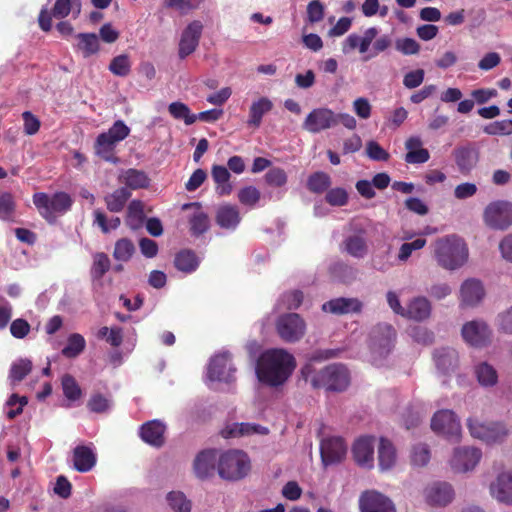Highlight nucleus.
I'll return each instance as SVG.
<instances>
[{"instance_id": "f257e3e1", "label": "nucleus", "mask_w": 512, "mask_h": 512, "mask_svg": "<svg viewBox=\"0 0 512 512\" xmlns=\"http://www.w3.org/2000/svg\"><path fill=\"white\" fill-rule=\"evenodd\" d=\"M296 367L292 354L285 349L273 348L263 352L256 365V374L260 382L271 387L282 385Z\"/></svg>"}, {"instance_id": "f03ea898", "label": "nucleus", "mask_w": 512, "mask_h": 512, "mask_svg": "<svg viewBox=\"0 0 512 512\" xmlns=\"http://www.w3.org/2000/svg\"><path fill=\"white\" fill-rule=\"evenodd\" d=\"M469 251L465 241L457 235L438 238L434 243V257L438 265L446 270H456L468 260Z\"/></svg>"}, {"instance_id": "7ed1b4c3", "label": "nucleus", "mask_w": 512, "mask_h": 512, "mask_svg": "<svg viewBox=\"0 0 512 512\" xmlns=\"http://www.w3.org/2000/svg\"><path fill=\"white\" fill-rule=\"evenodd\" d=\"M32 200L40 216L50 224L55 223L59 216L66 214L74 202L70 194L64 191L52 195L37 192L33 194Z\"/></svg>"}, {"instance_id": "20e7f679", "label": "nucleus", "mask_w": 512, "mask_h": 512, "mask_svg": "<svg viewBox=\"0 0 512 512\" xmlns=\"http://www.w3.org/2000/svg\"><path fill=\"white\" fill-rule=\"evenodd\" d=\"M130 134V128L122 120H117L107 132L100 133L94 142L95 154L106 162L118 163L117 145Z\"/></svg>"}, {"instance_id": "39448f33", "label": "nucleus", "mask_w": 512, "mask_h": 512, "mask_svg": "<svg viewBox=\"0 0 512 512\" xmlns=\"http://www.w3.org/2000/svg\"><path fill=\"white\" fill-rule=\"evenodd\" d=\"M250 459L241 450H228L218 457L217 472L222 479L237 481L250 471Z\"/></svg>"}, {"instance_id": "423d86ee", "label": "nucleus", "mask_w": 512, "mask_h": 512, "mask_svg": "<svg viewBox=\"0 0 512 512\" xmlns=\"http://www.w3.org/2000/svg\"><path fill=\"white\" fill-rule=\"evenodd\" d=\"M314 388L342 392L350 384L348 369L342 364H330L318 371L311 379Z\"/></svg>"}, {"instance_id": "0eeeda50", "label": "nucleus", "mask_w": 512, "mask_h": 512, "mask_svg": "<svg viewBox=\"0 0 512 512\" xmlns=\"http://www.w3.org/2000/svg\"><path fill=\"white\" fill-rule=\"evenodd\" d=\"M483 221L490 229L507 230L512 226V203L505 200L489 203L484 209Z\"/></svg>"}, {"instance_id": "6e6552de", "label": "nucleus", "mask_w": 512, "mask_h": 512, "mask_svg": "<svg viewBox=\"0 0 512 512\" xmlns=\"http://www.w3.org/2000/svg\"><path fill=\"white\" fill-rule=\"evenodd\" d=\"M468 429L474 438L488 444L501 443L508 436L510 429L503 423H482L474 419L468 420Z\"/></svg>"}, {"instance_id": "1a4fd4ad", "label": "nucleus", "mask_w": 512, "mask_h": 512, "mask_svg": "<svg viewBox=\"0 0 512 512\" xmlns=\"http://www.w3.org/2000/svg\"><path fill=\"white\" fill-rule=\"evenodd\" d=\"M275 327L279 337L287 343L298 342L306 332V323L297 313H287L279 316Z\"/></svg>"}, {"instance_id": "9d476101", "label": "nucleus", "mask_w": 512, "mask_h": 512, "mask_svg": "<svg viewBox=\"0 0 512 512\" xmlns=\"http://www.w3.org/2000/svg\"><path fill=\"white\" fill-rule=\"evenodd\" d=\"M70 12H73V17L77 18L81 12L80 0H56L51 12L47 8H42L38 22L40 28L49 32L52 28V17L57 19H63L67 17Z\"/></svg>"}, {"instance_id": "9b49d317", "label": "nucleus", "mask_w": 512, "mask_h": 512, "mask_svg": "<svg viewBox=\"0 0 512 512\" xmlns=\"http://www.w3.org/2000/svg\"><path fill=\"white\" fill-rule=\"evenodd\" d=\"M431 428L434 432L444 436L451 442H458L460 440V422L451 410L436 412L431 420Z\"/></svg>"}, {"instance_id": "f8f14e48", "label": "nucleus", "mask_w": 512, "mask_h": 512, "mask_svg": "<svg viewBox=\"0 0 512 512\" xmlns=\"http://www.w3.org/2000/svg\"><path fill=\"white\" fill-rule=\"evenodd\" d=\"M236 368L232 363V357L229 352H223L211 358L207 377L211 381L232 383L236 380Z\"/></svg>"}, {"instance_id": "ddd939ff", "label": "nucleus", "mask_w": 512, "mask_h": 512, "mask_svg": "<svg viewBox=\"0 0 512 512\" xmlns=\"http://www.w3.org/2000/svg\"><path fill=\"white\" fill-rule=\"evenodd\" d=\"M452 156L458 171L463 175H468L477 166L480 152L475 143H466L457 146L453 150Z\"/></svg>"}, {"instance_id": "4468645a", "label": "nucleus", "mask_w": 512, "mask_h": 512, "mask_svg": "<svg viewBox=\"0 0 512 512\" xmlns=\"http://www.w3.org/2000/svg\"><path fill=\"white\" fill-rule=\"evenodd\" d=\"M337 125L336 114L328 108L313 109L303 122V129L310 133H319Z\"/></svg>"}, {"instance_id": "2eb2a0df", "label": "nucleus", "mask_w": 512, "mask_h": 512, "mask_svg": "<svg viewBox=\"0 0 512 512\" xmlns=\"http://www.w3.org/2000/svg\"><path fill=\"white\" fill-rule=\"evenodd\" d=\"M396 331L392 325L379 323L370 332V342L373 350L380 355L390 352L394 345Z\"/></svg>"}, {"instance_id": "dca6fc26", "label": "nucleus", "mask_w": 512, "mask_h": 512, "mask_svg": "<svg viewBox=\"0 0 512 512\" xmlns=\"http://www.w3.org/2000/svg\"><path fill=\"white\" fill-rule=\"evenodd\" d=\"M360 512H396L393 502L376 490H366L359 497Z\"/></svg>"}, {"instance_id": "f3484780", "label": "nucleus", "mask_w": 512, "mask_h": 512, "mask_svg": "<svg viewBox=\"0 0 512 512\" xmlns=\"http://www.w3.org/2000/svg\"><path fill=\"white\" fill-rule=\"evenodd\" d=\"M202 30L203 25L198 20L192 21L183 30L178 50L180 59H185L197 49L202 35Z\"/></svg>"}, {"instance_id": "a211bd4d", "label": "nucleus", "mask_w": 512, "mask_h": 512, "mask_svg": "<svg viewBox=\"0 0 512 512\" xmlns=\"http://www.w3.org/2000/svg\"><path fill=\"white\" fill-rule=\"evenodd\" d=\"M462 336L471 346L483 347L490 342L491 330L485 322L473 320L463 325Z\"/></svg>"}, {"instance_id": "6ab92c4d", "label": "nucleus", "mask_w": 512, "mask_h": 512, "mask_svg": "<svg viewBox=\"0 0 512 512\" xmlns=\"http://www.w3.org/2000/svg\"><path fill=\"white\" fill-rule=\"evenodd\" d=\"M346 452L347 446L341 437H330L321 442L320 454L325 466L341 462Z\"/></svg>"}, {"instance_id": "aec40b11", "label": "nucleus", "mask_w": 512, "mask_h": 512, "mask_svg": "<svg viewBox=\"0 0 512 512\" xmlns=\"http://www.w3.org/2000/svg\"><path fill=\"white\" fill-rule=\"evenodd\" d=\"M217 450L207 449L199 452L194 459L193 469L196 477L206 480L214 476L218 465Z\"/></svg>"}, {"instance_id": "412c9836", "label": "nucleus", "mask_w": 512, "mask_h": 512, "mask_svg": "<svg viewBox=\"0 0 512 512\" xmlns=\"http://www.w3.org/2000/svg\"><path fill=\"white\" fill-rule=\"evenodd\" d=\"M482 457V452L478 448L463 447L457 448L451 459V466L457 472H467L476 467Z\"/></svg>"}, {"instance_id": "4be33fe9", "label": "nucleus", "mask_w": 512, "mask_h": 512, "mask_svg": "<svg viewBox=\"0 0 512 512\" xmlns=\"http://www.w3.org/2000/svg\"><path fill=\"white\" fill-rule=\"evenodd\" d=\"M374 442L373 436H362L358 438L352 447V454L355 462L362 467L372 468L374 463Z\"/></svg>"}, {"instance_id": "5701e85b", "label": "nucleus", "mask_w": 512, "mask_h": 512, "mask_svg": "<svg viewBox=\"0 0 512 512\" xmlns=\"http://www.w3.org/2000/svg\"><path fill=\"white\" fill-rule=\"evenodd\" d=\"M191 208L195 209V211L188 220L190 233L194 237H199L209 230L210 219L207 213L202 210L199 202L186 203L182 206L183 210Z\"/></svg>"}, {"instance_id": "b1692460", "label": "nucleus", "mask_w": 512, "mask_h": 512, "mask_svg": "<svg viewBox=\"0 0 512 512\" xmlns=\"http://www.w3.org/2000/svg\"><path fill=\"white\" fill-rule=\"evenodd\" d=\"M425 496L432 506H446L452 501L454 491L450 484L437 482L426 488Z\"/></svg>"}, {"instance_id": "393cba45", "label": "nucleus", "mask_w": 512, "mask_h": 512, "mask_svg": "<svg viewBox=\"0 0 512 512\" xmlns=\"http://www.w3.org/2000/svg\"><path fill=\"white\" fill-rule=\"evenodd\" d=\"M362 302L357 298H335L322 305V310L332 314L342 315L359 313L362 310Z\"/></svg>"}, {"instance_id": "a878e982", "label": "nucleus", "mask_w": 512, "mask_h": 512, "mask_svg": "<svg viewBox=\"0 0 512 512\" xmlns=\"http://www.w3.org/2000/svg\"><path fill=\"white\" fill-rule=\"evenodd\" d=\"M485 295L484 287L481 281L477 279H467L463 282L460 289L461 302L465 306L473 307L481 302Z\"/></svg>"}, {"instance_id": "bb28decb", "label": "nucleus", "mask_w": 512, "mask_h": 512, "mask_svg": "<svg viewBox=\"0 0 512 512\" xmlns=\"http://www.w3.org/2000/svg\"><path fill=\"white\" fill-rule=\"evenodd\" d=\"M166 427L159 420H151L144 423L140 429V436L144 442L154 447H161L164 442Z\"/></svg>"}, {"instance_id": "cd10ccee", "label": "nucleus", "mask_w": 512, "mask_h": 512, "mask_svg": "<svg viewBox=\"0 0 512 512\" xmlns=\"http://www.w3.org/2000/svg\"><path fill=\"white\" fill-rule=\"evenodd\" d=\"M97 457L92 447L78 445L73 449V465L81 473L88 472L96 465Z\"/></svg>"}, {"instance_id": "c85d7f7f", "label": "nucleus", "mask_w": 512, "mask_h": 512, "mask_svg": "<svg viewBox=\"0 0 512 512\" xmlns=\"http://www.w3.org/2000/svg\"><path fill=\"white\" fill-rule=\"evenodd\" d=\"M490 491L500 502L512 504V472L501 473L491 484Z\"/></svg>"}, {"instance_id": "c756f323", "label": "nucleus", "mask_w": 512, "mask_h": 512, "mask_svg": "<svg viewBox=\"0 0 512 512\" xmlns=\"http://www.w3.org/2000/svg\"><path fill=\"white\" fill-rule=\"evenodd\" d=\"M215 220L221 228L234 230L241 221L239 209L231 204L222 205L216 212Z\"/></svg>"}, {"instance_id": "7c9ffc66", "label": "nucleus", "mask_w": 512, "mask_h": 512, "mask_svg": "<svg viewBox=\"0 0 512 512\" xmlns=\"http://www.w3.org/2000/svg\"><path fill=\"white\" fill-rule=\"evenodd\" d=\"M433 357L437 368L444 374L454 371L458 365V353L453 348L436 349Z\"/></svg>"}, {"instance_id": "2f4dec72", "label": "nucleus", "mask_w": 512, "mask_h": 512, "mask_svg": "<svg viewBox=\"0 0 512 512\" xmlns=\"http://www.w3.org/2000/svg\"><path fill=\"white\" fill-rule=\"evenodd\" d=\"M431 314V304L425 297L414 298L407 306L404 317L416 321H423Z\"/></svg>"}, {"instance_id": "473e14b6", "label": "nucleus", "mask_w": 512, "mask_h": 512, "mask_svg": "<svg viewBox=\"0 0 512 512\" xmlns=\"http://www.w3.org/2000/svg\"><path fill=\"white\" fill-rule=\"evenodd\" d=\"M199 263V258L191 249H183L179 251L174 258V266L176 269L186 274L196 271Z\"/></svg>"}, {"instance_id": "72a5a7b5", "label": "nucleus", "mask_w": 512, "mask_h": 512, "mask_svg": "<svg viewBox=\"0 0 512 512\" xmlns=\"http://www.w3.org/2000/svg\"><path fill=\"white\" fill-rule=\"evenodd\" d=\"M272 108L273 103L267 97H261L253 102L250 106L247 124L254 128L260 127L263 116L271 111Z\"/></svg>"}, {"instance_id": "f704fd0d", "label": "nucleus", "mask_w": 512, "mask_h": 512, "mask_svg": "<svg viewBox=\"0 0 512 512\" xmlns=\"http://www.w3.org/2000/svg\"><path fill=\"white\" fill-rule=\"evenodd\" d=\"M267 434L268 429L261 425L250 423H234L222 430L221 434L224 438L237 437L252 434Z\"/></svg>"}, {"instance_id": "c9c22d12", "label": "nucleus", "mask_w": 512, "mask_h": 512, "mask_svg": "<svg viewBox=\"0 0 512 512\" xmlns=\"http://www.w3.org/2000/svg\"><path fill=\"white\" fill-rule=\"evenodd\" d=\"M120 181L133 190L147 188L150 184L148 175L141 170L130 168L124 172Z\"/></svg>"}, {"instance_id": "e433bc0d", "label": "nucleus", "mask_w": 512, "mask_h": 512, "mask_svg": "<svg viewBox=\"0 0 512 512\" xmlns=\"http://www.w3.org/2000/svg\"><path fill=\"white\" fill-rule=\"evenodd\" d=\"M131 197V192L126 187L116 189L113 193L104 197L107 209L110 212H121L125 207L126 202Z\"/></svg>"}, {"instance_id": "4c0bfd02", "label": "nucleus", "mask_w": 512, "mask_h": 512, "mask_svg": "<svg viewBox=\"0 0 512 512\" xmlns=\"http://www.w3.org/2000/svg\"><path fill=\"white\" fill-rule=\"evenodd\" d=\"M378 461L381 470L390 469L396 461V451L393 444L386 438H381L378 447Z\"/></svg>"}, {"instance_id": "58836bf2", "label": "nucleus", "mask_w": 512, "mask_h": 512, "mask_svg": "<svg viewBox=\"0 0 512 512\" xmlns=\"http://www.w3.org/2000/svg\"><path fill=\"white\" fill-rule=\"evenodd\" d=\"M344 250L352 257L361 259L368 252L366 240L359 235H351L343 241Z\"/></svg>"}, {"instance_id": "ea45409f", "label": "nucleus", "mask_w": 512, "mask_h": 512, "mask_svg": "<svg viewBox=\"0 0 512 512\" xmlns=\"http://www.w3.org/2000/svg\"><path fill=\"white\" fill-rule=\"evenodd\" d=\"M371 264L374 269L381 272H386L394 266L392 260V246L390 244L384 245L379 249L371 259Z\"/></svg>"}, {"instance_id": "a19ab883", "label": "nucleus", "mask_w": 512, "mask_h": 512, "mask_svg": "<svg viewBox=\"0 0 512 512\" xmlns=\"http://www.w3.org/2000/svg\"><path fill=\"white\" fill-rule=\"evenodd\" d=\"M475 375L479 384L485 387L494 386L498 380L497 371L487 362H482L475 367Z\"/></svg>"}, {"instance_id": "79ce46f5", "label": "nucleus", "mask_w": 512, "mask_h": 512, "mask_svg": "<svg viewBox=\"0 0 512 512\" xmlns=\"http://www.w3.org/2000/svg\"><path fill=\"white\" fill-rule=\"evenodd\" d=\"M76 37L79 40L77 47L85 58L99 51V40L95 33H79Z\"/></svg>"}, {"instance_id": "37998d69", "label": "nucleus", "mask_w": 512, "mask_h": 512, "mask_svg": "<svg viewBox=\"0 0 512 512\" xmlns=\"http://www.w3.org/2000/svg\"><path fill=\"white\" fill-rule=\"evenodd\" d=\"M143 203L140 200H132L127 208L126 224L131 229L139 228L144 221Z\"/></svg>"}, {"instance_id": "c03bdc74", "label": "nucleus", "mask_w": 512, "mask_h": 512, "mask_svg": "<svg viewBox=\"0 0 512 512\" xmlns=\"http://www.w3.org/2000/svg\"><path fill=\"white\" fill-rule=\"evenodd\" d=\"M86 347V341L81 334L73 333L68 337L67 345L62 349V355L67 358H75Z\"/></svg>"}, {"instance_id": "a18cd8bd", "label": "nucleus", "mask_w": 512, "mask_h": 512, "mask_svg": "<svg viewBox=\"0 0 512 512\" xmlns=\"http://www.w3.org/2000/svg\"><path fill=\"white\" fill-rule=\"evenodd\" d=\"M111 262L107 254L98 252L93 256V264L90 270L94 280H100L109 271Z\"/></svg>"}, {"instance_id": "49530a36", "label": "nucleus", "mask_w": 512, "mask_h": 512, "mask_svg": "<svg viewBox=\"0 0 512 512\" xmlns=\"http://www.w3.org/2000/svg\"><path fill=\"white\" fill-rule=\"evenodd\" d=\"M331 185V178L325 172H315L307 180V188L313 193H323Z\"/></svg>"}, {"instance_id": "de8ad7c7", "label": "nucleus", "mask_w": 512, "mask_h": 512, "mask_svg": "<svg viewBox=\"0 0 512 512\" xmlns=\"http://www.w3.org/2000/svg\"><path fill=\"white\" fill-rule=\"evenodd\" d=\"M135 253V246L128 238H121L115 243L113 257L117 261L127 262Z\"/></svg>"}, {"instance_id": "09e8293b", "label": "nucleus", "mask_w": 512, "mask_h": 512, "mask_svg": "<svg viewBox=\"0 0 512 512\" xmlns=\"http://www.w3.org/2000/svg\"><path fill=\"white\" fill-rule=\"evenodd\" d=\"M169 113L178 120H184L186 125H191L197 120L195 114H191L189 107L182 102H173L168 107Z\"/></svg>"}, {"instance_id": "8fccbe9b", "label": "nucleus", "mask_w": 512, "mask_h": 512, "mask_svg": "<svg viewBox=\"0 0 512 512\" xmlns=\"http://www.w3.org/2000/svg\"><path fill=\"white\" fill-rule=\"evenodd\" d=\"M32 370V362L20 359L11 365L9 378L13 384L21 382Z\"/></svg>"}, {"instance_id": "3c124183", "label": "nucleus", "mask_w": 512, "mask_h": 512, "mask_svg": "<svg viewBox=\"0 0 512 512\" xmlns=\"http://www.w3.org/2000/svg\"><path fill=\"white\" fill-rule=\"evenodd\" d=\"M202 2L203 0H164V7L176 10L181 15H186L198 9Z\"/></svg>"}, {"instance_id": "603ef678", "label": "nucleus", "mask_w": 512, "mask_h": 512, "mask_svg": "<svg viewBox=\"0 0 512 512\" xmlns=\"http://www.w3.org/2000/svg\"><path fill=\"white\" fill-rule=\"evenodd\" d=\"M167 501L174 512H190L191 502L183 492L171 491L167 494Z\"/></svg>"}, {"instance_id": "864d4df0", "label": "nucleus", "mask_w": 512, "mask_h": 512, "mask_svg": "<svg viewBox=\"0 0 512 512\" xmlns=\"http://www.w3.org/2000/svg\"><path fill=\"white\" fill-rule=\"evenodd\" d=\"M16 210V203L13 195L9 192L0 194V219L12 221Z\"/></svg>"}, {"instance_id": "5fc2aeb1", "label": "nucleus", "mask_w": 512, "mask_h": 512, "mask_svg": "<svg viewBox=\"0 0 512 512\" xmlns=\"http://www.w3.org/2000/svg\"><path fill=\"white\" fill-rule=\"evenodd\" d=\"M109 70L116 76L126 77L131 71V62L128 55L122 54L114 57L110 64Z\"/></svg>"}, {"instance_id": "6e6d98bb", "label": "nucleus", "mask_w": 512, "mask_h": 512, "mask_svg": "<svg viewBox=\"0 0 512 512\" xmlns=\"http://www.w3.org/2000/svg\"><path fill=\"white\" fill-rule=\"evenodd\" d=\"M62 389L65 397L70 401L78 400L82 395V390L75 378L66 374L62 378Z\"/></svg>"}, {"instance_id": "4d7b16f0", "label": "nucleus", "mask_w": 512, "mask_h": 512, "mask_svg": "<svg viewBox=\"0 0 512 512\" xmlns=\"http://www.w3.org/2000/svg\"><path fill=\"white\" fill-rule=\"evenodd\" d=\"M483 131L488 135H510L512 134V119L489 123L484 127Z\"/></svg>"}, {"instance_id": "13d9d810", "label": "nucleus", "mask_w": 512, "mask_h": 512, "mask_svg": "<svg viewBox=\"0 0 512 512\" xmlns=\"http://www.w3.org/2000/svg\"><path fill=\"white\" fill-rule=\"evenodd\" d=\"M426 245V239L424 238H417L412 242H405L401 245L398 253V260L400 262H406L410 256L412 255L413 251L420 250Z\"/></svg>"}, {"instance_id": "bf43d9fd", "label": "nucleus", "mask_w": 512, "mask_h": 512, "mask_svg": "<svg viewBox=\"0 0 512 512\" xmlns=\"http://www.w3.org/2000/svg\"><path fill=\"white\" fill-rule=\"evenodd\" d=\"M261 193L254 186H246L239 190L238 199L241 204L246 206H255L260 200Z\"/></svg>"}, {"instance_id": "052dcab7", "label": "nucleus", "mask_w": 512, "mask_h": 512, "mask_svg": "<svg viewBox=\"0 0 512 512\" xmlns=\"http://www.w3.org/2000/svg\"><path fill=\"white\" fill-rule=\"evenodd\" d=\"M287 174L284 169L273 167L265 174V182L269 186L282 187L287 183Z\"/></svg>"}, {"instance_id": "680f3d73", "label": "nucleus", "mask_w": 512, "mask_h": 512, "mask_svg": "<svg viewBox=\"0 0 512 512\" xmlns=\"http://www.w3.org/2000/svg\"><path fill=\"white\" fill-rule=\"evenodd\" d=\"M395 48L404 55H415L420 51L419 43L409 37L398 38L395 42Z\"/></svg>"}, {"instance_id": "e2e57ef3", "label": "nucleus", "mask_w": 512, "mask_h": 512, "mask_svg": "<svg viewBox=\"0 0 512 512\" xmlns=\"http://www.w3.org/2000/svg\"><path fill=\"white\" fill-rule=\"evenodd\" d=\"M87 407L91 412L104 413L110 408V401L102 394H93L87 402Z\"/></svg>"}, {"instance_id": "0e129e2a", "label": "nucleus", "mask_w": 512, "mask_h": 512, "mask_svg": "<svg viewBox=\"0 0 512 512\" xmlns=\"http://www.w3.org/2000/svg\"><path fill=\"white\" fill-rule=\"evenodd\" d=\"M325 199L331 206H344L348 202V193L344 188H333L326 193Z\"/></svg>"}, {"instance_id": "69168bd1", "label": "nucleus", "mask_w": 512, "mask_h": 512, "mask_svg": "<svg viewBox=\"0 0 512 512\" xmlns=\"http://www.w3.org/2000/svg\"><path fill=\"white\" fill-rule=\"evenodd\" d=\"M430 460V451L425 444L414 446L411 461L416 466H425Z\"/></svg>"}, {"instance_id": "338daca9", "label": "nucleus", "mask_w": 512, "mask_h": 512, "mask_svg": "<svg viewBox=\"0 0 512 512\" xmlns=\"http://www.w3.org/2000/svg\"><path fill=\"white\" fill-rule=\"evenodd\" d=\"M366 154L374 161H387L390 158V154L373 140L367 143Z\"/></svg>"}, {"instance_id": "774afa93", "label": "nucleus", "mask_w": 512, "mask_h": 512, "mask_svg": "<svg viewBox=\"0 0 512 512\" xmlns=\"http://www.w3.org/2000/svg\"><path fill=\"white\" fill-rule=\"evenodd\" d=\"M31 330V326L27 320L23 318H17L12 321L10 325V333L14 338L23 339Z\"/></svg>"}]
</instances>
